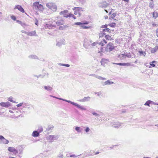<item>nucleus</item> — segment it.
I'll return each instance as SVG.
<instances>
[{
    "label": "nucleus",
    "mask_w": 158,
    "mask_h": 158,
    "mask_svg": "<svg viewBox=\"0 0 158 158\" xmlns=\"http://www.w3.org/2000/svg\"><path fill=\"white\" fill-rule=\"evenodd\" d=\"M53 23H55V24L56 26H59L63 25L64 23V21L63 18L60 17H55L53 20Z\"/></svg>",
    "instance_id": "nucleus-1"
},
{
    "label": "nucleus",
    "mask_w": 158,
    "mask_h": 158,
    "mask_svg": "<svg viewBox=\"0 0 158 158\" xmlns=\"http://www.w3.org/2000/svg\"><path fill=\"white\" fill-rule=\"evenodd\" d=\"M64 101L68 102L69 103H70L71 104L76 106L77 108L80 109L81 110H86V108H85L84 106H81L77 103L71 102L69 100H68L65 99H64Z\"/></svg>",
    "instance_id": "nucleus-2"
},
{
    "label": "nucleus",
    "mask_w": 158,
    "mask_h": 158,
    "mask_svg": "<svg viewBox=\"0 0 158 158\" xmlns=\"http://www.w3.org/2000/svg\"><path fill=\"white\" fill-rule=\"evenodd\" d=\"M46 6L53 11H56L57 9L56 5L54 3H48L46 4Z\"/></svg>",
    "instance_id": "nucleus-3"
},
{
    "label": "nucleus",
    "mask_w": 158,
    "mask_h": 158,
    "mask_svg": "<svg viewBox=\"0 0 158 158\" xmlns=\"http://www.w3.org/2000/svg\"><path fill=\"white\" fill-rule=\"evenodd\" d=\"M114 49V44L111 43H109L107 45L105 50L106 52H110Z\"/></svg>",
    "instance_id": "nucleus-4"
},
{
    "label": "nucleus",
    "mask_w": 158,
    "mask_h": 158,
    "mask_svg": "<svg viewBox=\"0 0 158 158\" xmlns=\"http://www.w3.org/2000/svg\"><path fill=\"white\" fill-rule=\"evenodd\" d=\"M46 138L48 140L52 142L57 140L58 138V136L57 135H49L46 137Z\"/></svg>",
    "instance_id": "nucleus-5"
},
{
    "label": "nucleus",
    "mask_w": 158,
    "mask_h": 158,
    "mask_svg": "<svg viewBox=\"0 0 158 158\" xmlns=\"http://www.w3.org/2000/svg\"><path fill=\"white\" fill-rule=\"evenodd\" d=\"M92 42V41L91 40H87V41H85L83 44L84 47L87 49L91 48V44Z\"/></svg>",
    "instance_id": "nucleus-6"
},
{
    "label": "nucleus",
    "mask_w": 158,
    "mask_h": 158,
    "mask_svg": "<svg viewBox=\"0 0 158 158\" xmlns=\"http://www.w3.org/2000/svg\"><path fill=\"white\" fill-rule=\"evenodd\" d=\"M9 142L8 140L6 139L2 135H0V143L1 144H7Z\"/></svg>",
    "instance_id": "nucleus-7"
},
{
    "label": "nucleus",
    "mask_w": 158,
    "mask_h": 158,
    "mask_svg": "<svg viewBox=\"0 0 158 158\" xmlns=\"http://www.w3.org/2000/svg\"><path fill=\"white\" fill-rule=\"evenodd\" d=\"M8 150L9 151L13 152L15 155H16L18 153V151L13 147H9L8 148Z\"/></svg>",
    "instance_id": "nucleus-8"
},
{
    "label": "nucleus",
    "mask_w": 158,
    "mask_h": 158,
    "mask_svg": "<svg viewBox=\"0 0 158 158\" xmlns=\"http://www.w3.org/2000/svg\"><path fill=\"white\" fill-rule=\"evenodd\" d=\"M111 31V30L108 28H105L103 30L102 32V33L100 34V36H103V35H105L106 33V32H110Z\"/></svg>",
    "instance_id": "nucleus-9"
},
{
    "label": "nucleus",
    "mask_w": 158,
    "mask_h": 158,
    "mask_svg": "<svg viewBox=\"0 0 158 158\" xmlns=\"http://www.w3.org/2000/svg\"><path fill=\"white\" fill-rule=\"evenodd\" d=\"M108 5V3L106 1H104L99 4V6L103 8H106Z\"/></svg>",
    "instance_id": "nucleus-10"
},
{
    "label": "nucleus",
    "mask_w": 158,
    "mask_h": 158,
    "mask_svg": "<svg viewBox=\"0 0 158 158\" xmlns=\"http://www.w3.org/2000/svg\"><path fill=\"white\" fill-rule=\"evenodd\" d=\"M56 26V25L55 24H54L53 21L52 22V24H46L45 27L46 28H47L49 29H51L53 27H55Z\"/></svg>",
    "instance_id": "nucleus-11"
},
{
    "label": "nucleus",
    "mask_w": 158,
    "mask_h": 158,
    "mask_svg": "<svg viewBox=\"0 0 158 158\" xmlns=\"http://www.w3.org/2000/svg\"><path fill=\"white\" fill-rule=\"evenodd\" d=\"M68 10H67L61 11L60 12V15H63L64 17L68 18V15L67 14V13H68Z\"/></svg>",
    "instance_id": "nucleus-12"
},
{
    "label": "nucleus",
    "mask_w": 158,
    "mask_h": 158,
    "mask_svg": "<svg viewBox=\"0 0 158 158\" xmlns=\"http://www.w3.org/2000/svg\"><path fill=\"white\" fill-rule=\"evenodd\" d=\"M0 105L2 107H8L10 106V104L9 102H2L0 103Z\"/></svg>",
    "instance_id": "nucleus-13"
},
{
    "label": "nucleus",
    "mask_w": 158,
    "mask_h": 158,
    "mask_svg": "<svg viewBox=\"0 0 158 158\" xmlns=\"http://www.w3.org/2000/svg\"><path fill=\"white\" fill-rule=\"evenodd\" d=\"M90 98L89 96L84 97L82 99H80L79 101L81 102H88L90 100Z\"/></svg>",
    "instance_id": "nucleus-14"
},
{
    "label": "nucleus",
    "mask_w": 158,
    "mask_h": 158,
    "mask_svg": "<svg viewBox=\"0 0 158 158\" xmlns=\"http://www.w3.org/2000/svg\"><path fill=\"white\" fill-rule=\"evenodd\" d=\"M18 9L21 12L24 13V10L22 7L20 5H17L15 7L14 9Z\"/></svg>",
    "instance_id": "nucleus-15"
},
{
    "label": "nucleus",
    "mask_w": 158,
    "mask_h": 158,
    "mask_svg": "<svg viewBox=\"0 0 158 158\" xmlns=\"http://www.w3.org/2000/svg\"><path fill=\"white\" fill-rule=\"evenodd\" d=\"M27 35L30 36H37L35 31H32L31 32H28Z\"/></svg>",
    "instance_id": "nucleus-16"
},
{
    "label": "nucleus",
    "mask_w": 158,
    "mask_h": 158,
    "mask_svg": "<svg viewBox=\"0 0 158 158\" xmlns=\"http://www.w3.org/2000/svg\"><path fill=\"white\" fill-rule=\"evenodd\" d=\"M44 88L45 90L48 91H51L52 90V88L51 87L48 86L44 85Z\"/></svg>",
    "instance_id": "nucleus-17"
},
{
    "label": "nucleus",
    "mask_w": 158,
    "mask_h": 158,
    "mask_svg": "<svg viewBox=\"0 0 158 158\" xmlns=\"http://www.w3.org/2000/svg\"><path fill=\"white\" fill-rule=\"evenodd\" d=\"M107 43V41L105 39H103L101 42H99V44L100 46H103L105 44H106Z\"/></svg>",
    "instance_id": "nucleus-18"
},
{
    "label": "nucleus",
    "mask_w": 158,
    "mask_h": 158,
    "mask_svg": "<svg viewBox=\"0 0 158 158\" xmlns=\"http://www.w3.org/2000/svg\"><path fill=\"white\" fill-rule=\"evenodd\" d=\"M138 52L139 54V55L140 56H141L143 55V56H145L146 55L145 52L143 51L139 50L138 51Z\"/></svg>",
    "instance_id": "nucleus-19"
},
{
    "label": "nucleus",
    "mask_w": 158,
    "mask_h": 158,
    "mask_svg": "<svg viewBox=\"0 0 158 158\" xmlns=\"http://www.w3.org/2000/svg\"><path fill=\"white\" fill-rule=\"evenodd\" d=\"M114 127L118 128L121 126V124L119 123H117L114 124H113L112 125Z\"/></svg>",
    "instance_id": "nucleus-20"
},
{
    "label": "nucleus",
    "mask_w": 158,
    "mask_h": 158,
    "mask_svg": "<svg viewBox=\"0 0 158 158\" xmlns=\"http://www.w3.org/2000/svg\"><path fill=\"white\" fill-rule=\"evenodd\" d=\"M104 85H112L114 84V82L112 81H110V80H108L106 81L104 83Z\"/></svg>",
    "instance_id": "nucleus-21"
},
{
    "label": "nucleus",
    "mask_w": 158,
    "mask_h": 158,
    "mask_svg": "<svg viewBox=\"0 0 158 158\" xmlns=\"http://www.w3.org/2000/svg\"><path fill=\"white\" fill-rule=\"evenodd\" d=\"M32 135L33 137H38L39 135V133L36 131H35L33 132Z\"/></svg>",
    "instance_id": "nucleus-22"
},
{
    "label": "nucleus",
    "mask_w": 158,
    "mask_h": 158,
    "mask_svg": "<svg viewBox=\"0 0 158 158\" xmlns=\"http://www.w3.org/2000/svg\"><path fill=\"white\" fill-rule=\"evenodd\" d=\"M28 57L31 59H38V57L35 55H31L29 56Z\"/></svg>",
    "instance_id": "nucleus-23"
},
{
    "label": "nucleus",
    "mask_w": 158,
    "mask_h": 158,
    "mask_svg": "<svg viewBox=\"0 0 158 158\" xmlns=\"http://www.w3.org/2000/svg\"><path fill=\"white\" fill-rule=\"evenodd\" d=\"M64 157L63 152H60L58 155L56 156V158H63Z\"/></svg>",
    "instance_id": "nucleus-24"
},
{
    "label": "nucleus",
    "mask_w": 158,
    "mask_h": 158,
    "mask_svg": "<svg viewBox=\"0 0 158 158\" xmlns=\"http://www.w3.org/2000/svg\"><path fill=\"white\" fill-rule=\"evenodd\" d=\"M91 48H92L91 47H94L96 46V47H98V46L99 45V43L98 42H94L93 43H92L91 45Z\"/></svg>",
    "instance_id": "nucleus-25"
},
{
    "label": "nucleus",
    "mask_w": 158,
    "mask_h": 158,
    "mask_svg": "<svg viewBox=\"0 0 158 158\" xmlns=\"http://www.w3.org/2000/svg\"><path fill=\"white\" fill-rule=\"evenodd\" d=\"M153 17L155 19L158 17V12L154 11L153 13Z\"/></svg>",
    "instance_id": "nucleus-26"
},
{
    "label": "nucleus",
    "mask_w": 158,
    "mask_h": 158,
    "mask_svg": "<svg viewBox=\"0 0 158 158\" xmlns=\"http://www.w3.org/2000/svg\"><path fill=\"white\" fill-rule=\"evenodd\" d=\"M92 150H89L88 152V154L86 155V156H91L94 155V153L90 154V153L92 152Z\"/></svg>",
    "instance_id": "nucleus-27"
},
{
    "label": "nucleus",
    "mask_w": 158,
    "mask_h": 158,
    "mask_svg": "<svg viewBox=\"0 0 158 158\" xmlns=\"http://www.w3.org/2000/svg\"><path fill=\"white\" fill-rule=\"evenodd\" d=\"M151 104V100L147 101L144 104V105L148 106H150V105Z\"/></svg>",
    "instance_id": "nucleus-28"
},
{
    "label": "nucleus",
    "mask_w": 158,
    "mask_h": 158,
    "mask_svg": "<svg viewBox=\"0 0 158 158\" xmlns=\"http://www.w3.org/2000/svg\"><path fill=\"white\" fill-rule=\"evenodd\" d=\"M158 49V47H157V46H156L155 47L152 48L151 51V52L152 53H154L155 52H156L157 50Z\"/></svg>",
    "instance_id": "nucleus-29"
},
{
    "label": "nucleus",
    "mask_w": 158,
    "mask_h": 158,
    "mask_svg": "<svg viewBox=\"0 0 158 158\" xmlns=\"http://www.w3.org/2000/svg\"><path fill=\"white\" fill-rule=\"evenodd\" d=\"M53 127V126L52 125H49L46 129V130L48 131H50L51 130Z\"/></svg>",
    "instance_id": "nucleus-30"
},
{
    "label": "nucleus",
    "mask_w": 158,
    "mask_h": 158,
    "mask_svg": "<svg viewBox=\"0 0 158 158\" xmlns=\"http://www.w3.org/2000/svg\"><path fill=\"white\" fill-rule=\"evenodd\" d=\"M33 108V106H32L30 105H29L28 104H27V107L26 108L27 109V110H31L32 108Z\"/></svg>",
    "instance_id": "nucleus-31"
},
{
    "label": "nucleus",
    "mask_w": 158,
    "mask_h": 158,
    "mask_svg": "<svg viewBox=\"0 0 158 158\" xmlns=\"http://www.w3.org/2000/svg\"><path fill=\"white\" fill-rule=\"evenodd\" d=\"M149 6L151 8L153 9L154 7V4H153V1H151L149 3Z\"/></svg>",
    "instance_id": "nucleus-32"
},
{
    "label": "nucleus",
    "mask_w": 158,
    "mask_h": 158,
    "mask_svg": "<svg viewBox=\"0 0 158 158\" xmlns=\"http://www.w3.org/2000/svg\"><path fill=\"white\" fill-rule=\"evenodd\" d=\"M75 130L78 132H80L81 131L82 128L79 127H76L75 128Z\"/></svg>",
    "instance_id": "nucleus-33"
},
{
    "label": "nucleus",
    "mask_w": 158,
    "mask_h": 158,
    "mask_svg": "<svg viewBox=\"0 0 158 158\" xmlns=\"http://www.w3.org/2000/svg\"><path fill=\"white\" fill-rule=\"evenodd\" d=\"M37 131H38L39 133L42 132L43 131V129L42 127L41 126L39 127Z\"/></svg>",
    "instance_id": "nucleus-34"
},
{
    "label": "nucleus",
    "mask_w": 158,
    "mask_h": 158,
    "mask_svg": "<svg viewBox=\"0 0 158 158\" xmlns=\"http://www.w3.org/2000/svg\"><path fill=\"white\" fill-rule=\"evenodd\" d=\"M67 27V26L66 25H64L63 26H60L59 29L60 30H63Z\"/></svg>",
    "instance_id": "nucleus-35"
},
{
    "label": "nucleus",
    "mask_w": 158,
    "mask_h": 158,
    "mask_svg": "<svg viewBox=\"0 0 158 158\" xmlns=\"http://www.w3.org/2000/svg\"><path fill=\"white\" fill-rule=\"evenodd\" d=\"M39 4V3L38 2H35L33 3V6L34 7H35V9H37V8L38 6V5Z\"/></svg>",
    "instance_id": "nucleus-36"
},
{
    "label": "nucleus",
    "mask_w": 158,
    "mask_h": 158,
    "mask_svg": "<svg viewBox=\"0 0 158 158\" xmlns=\"http://www.w3.org/2000/svg\"><path fill=\"white\" fill-rule=\"evenodd\" d=\"M37 9H38L39 10H41L43 9V6L41 4H39L38 5V6L37 8Z\"/></svg>",
    "instance_id": "nucleus-37"
},
{
    "label": "nucleus",
    "mask_w": 158,
    "mask_h": 158,
    "mask_svg": "<svg viewBox=\"0 0 158 158\" xmlns=\"http://www.w3.org/2000/svg\"><path fill=\"white\" fill-rule=\"evenodd\" d=\"M72 17L74 18V19H76V17L73 15L71 14H69L68 15V17Z\"/></svg>",
    "instance_id": "nucleus-38"
},
{
    "label": "nucleus",
    "mask_w": 158,
    "mask_h": 158,
    "mask_svg": "<svg viewBox=\"0 0 158 158\" xmlns=\"http://www.w3.org/2000/svg\"><path fill=\"white\" fill-rule=\"evenodd\" d=\"M104 50V48H103L102 46H101L100 47V49H99L98 48V53H101L102 52H103Z\"/></svg>",
    "instance_id": "nucleus-39"
},
{
    "label": "nucleus",
    "mask_w": 158,
    "mask_h": 158,
    "mask_svg": "<svg viewBox=\"0 0 158 158\" xmlns=\"http://www.w3.org/2000/svg\"><path fill=\"white\" fill-rule=\"evenodd\" d=\"M116 25L115 23H112L108 24V25L111 27H114Z\"/></svg>",
    "instance_id": "nucleus-40"
},
{
    "label": "nucleus",
    "mask_w": 158,
    "mask_h": 158,
    "mask_svg": "<svg viewBox=\"0 0 158 158\" xmlns=\"http://www.w3.org/2000/svg\"><path fill=\"white\" fill-rule=\"evenodd\" d=\"M92 114L96 117H99V114H98L95 112H92Z\"/></svg>",
    "instance_id": "nucleus-41"
},
{
    "label": "nucleus",
    "mask_w": 158,
    "mask_h": 158,
    "mask_svg": "<svg viewBox=\"0 0 158 158\" xmlns=\"http://www.w3.org/2000/svg\"><path fill=\"white\" fill-rule=\"evenodd\" d=\"M8 100L11 102H15L13 100V97H9V98H8Z\"/></svg>",
    "instance_id": "nucleus-42"
},
{
    "label": "nucleus",
    "mask_w": 158,
    "mask_h": 158,
    "mask_svg": "<svg viewBox=\"0 0 158 158\" xmlns=\"http://www.w3.org/2000/svg\"><path fill=\"white\" fill-rule=\"evenodd\" d=\"M131 65L129 63H123V66H129Z\"/></svg>",
    "instance_id": "nucleus-43"
},
{
    "label": "nucleus",
    "mask_w": 158,
    "mask_h": 158,
    "mask_svg": "<svg viewBox=\"0 0 158 158\" xmlns=\"http://www.w3.org/2000/svg\"><path fill=\"white\" fill-rule=\"evenodd\" d=\"M90 131V129L88 127H86L85 129V131L87 133H88Z\"/></svg>",
    "instance_id": "nucleus-44"
},
{
    "label": "nucleus",
    "mask_w": 158,
    "mask_h": 158,
    "mask_svg": "<svg viewBox=\"0 0 158 158\" xmlns=\"http://www.w3.org/2000/svg\"><path fill=\"white\" fill-rule=\"evenodd\" d=\"M105 38L106 40H110L111 39V37L108 35H106L105 36Z\"/></svg>",
    "instance_id": "nucleus-45"
},
{
    "label": "nucleus",
    "mask_w": 158,
    "mask_h": 158,
    "mask_svg": "<svg viewBox=\"0 0 158 158\" xmlns=\"http://www.w3.org/2000/svg\"><path fill=\"white\" fill-rule=\"evenodd\" d=\"M74 14L75 15H78V16H80V14L79 12L77 11L76 10L74 11Z\"/></svg>",
    "instance_id": "nucleus-46"
},
{
    "label": "nucleus",
    "mask_w": 158,
    "mask_h": 158,
    "mask_svg": "<svg viewBox=\"0 0 158 158\" xmlns=\"http://www.w3.org/2000/svg\"><path fill=\"white\" fill-rule=\"evenodd\" d=\"M81 9V8L80 7H75L74 9H73L74 10H76L77 11L79 12V11Z\"/></svg>",
    "instance_id": "nucleus-47"
},
{
    "label": "nucleus",
    "mask_w": 158,
    "mask_h": 158,
    "mask_svg": "<svg viewBox=\"0 0 158 158\" xmlns=\"http://www.w3.org/2000/svg\"><path fill=\"white\" fill-rule=\"evenodd\" d=\"M116 15V13H114L112 14L111 16L110 17L112 18H114Z\"/></svg>",
    "instance_id": "nucleus-48"
},
{
    "label": "nucleus",
    "mask_w": 158,
    "mask_h": 158,
    "mask_svg": "<svg viewBox=\"0 0 158 158\" xmlns=\"http://www.w3.org/2000/svg\"><path fill=\"white\" fill-rule=\"evenodd\" d=\"M74 24L76 25H82V23L81 22H76L74 23Z\"/></svg>",
    "instance_id": "nucleus-49"
},
{
    "label": "nucleus",
    "mask_w": 158,
    "mask_h": 158,
    "mask_svg": "<svg viewBox=\"0 0 158 158\" xmlns=\"http://www.w3.org/2000/svg\"><path fill=\"white\" fill-rule=\"evenodd\" d=\"M60 65L64 66H66L67 67H69L70 66V65L69 64H60Z\"/></svg>",
    "instance_id": "nucleus-50"
},
{
    "label": "nucleus",
    "mask_w": 158,
    "mask_h": 158,
    "mask_svg": "<svg viewBox=\"0 0 158 158\" xmlns=\"http://www.w3.org/2000/svg\"><path fill=\"white\" fill-rule=\"evenodd\" d=\"M81 27L82 28L84 29H88L90 28V27H87L84 25H81Z\"/></svg>",
    "instance_id": "nucleus-51"
},
{
    "label": "nucleus",
    "mask_w": 158,
    "mask_h": 158,
    "mask_svg": "<svg viewBox=\"0 0 158 158\" xmlns=\"http://www.w3.org/2000/svg\"><path fill=\"white\" fill-rule=\"evenodd\" d=\"M23 105H22V107L23 108H26L27 106V104L26 103H23Z\"/></svg>",
    "instance_id": "nucleus-52"
},
{
    "label": "nucleus",
    "mask_w": 158,
    "mask_h": 158,
    "mask_svg": "<svg viewBox=\"0 0 158 158\" xmlns=\"http://www.w3.org/2000/svg\"><path fill=\"white\" fill-rule=\"evenodd\" d=\"M151 105H158V103H156L152 101L151 100Z\"/></svg>",
    "instance_id": "nucleus-53"
},
{
    "label": "nucleus",
    "mask_w": 158,
    "mask_h": 158,
    "mask_svg": "<svg viewBox=\"0 0 158 158\" xmlns=\"http://www.w3.org/2000/svg\"><path fill=\"white\" fill-rule=\"evenodd\" d=\"M151 105H158V103H156L152 101L151 100Z\"/></svg>",
    "instance_id": "nucleus-54"
},
{
    "label": "nucleus",
    "mask_w": 158,
    "mask_h": 158,
    "mask_svg": "<svg viewBox=\"0 0 158 158\" xmlns=\"http://www.w3.org/2000/svg\"><path fill=\"white\" fill-rule=\"evenodd\" d=\"M11 19H13V20L15 21L16 20V18L15 16L14 15H12L11 16Z\"/></svg>",
    "instance_id": "nucleus-55"
},
{
    "label": "nucleus",
    "mask_w": 158,
    "mask_h": 158,
    "mask_svg": "<svg viewBox=\"0 0 158 158\" xmlns=\"http://www.w3.org/2000/svg\"><path fill=\"white\" fill-rule=\"evenodd\" d=\"M126 56L123 54H121V55H119V56L120 57H123L125 58L126 57Z\"/></svg>",
    "instance_id": "nucleus-56"
},
{
    "label": "nucleus",
    "mask_w": 158,
    "mask_h": 158,
    "mask_svg": "<svg viewBox=\"0 0 158 158\" xmlns=\"http://www.w3.org/2000/svg\"><path fill=\"white\" fill-rule=\"evenodd\" d=\"M63 44L60 42H58L56 44V45L58 46H60L62 45Z\"/></svg>",
    "instance_id": "nucleus-57"
},
{
    "label": "nucleus",
    "mask_w": 158,
    "mask_h": 158,
    "mask_svg": "<svg viewBox=\"0 0 158 158\" xmlns=\"http://www.w3.org/2000/svg\"><path fill=\"white\" fill-rule=\"evenodd\" d=\"M20 25H21L22 27H25L27 26L26 24L25 23H22V22L20 24Z\"/></svg>",
    "instance_id": "nucleus-58"
},
{
    "label": "nucleus",
    "mask_w": 158,
    "mask_h": 158,
    "mask_svg": "<svg viewBox=\"0 0 158 158\" xmlns=\"http://www.w3.org/2000/svg\"><path fill=\"white\" fill-rule=\"evenodd\" d=\"M97 96H100L102 94V92L100 91L98 92H97Z\"/></svg>",
    "instance_id": "nucleus-59"
},
{
    "label": "nucleus",
    "mask_w": 158,
    "mask_h": 158,
    "mask_svg": "<svg viewBox=\"0 0 158 158\" xmlns=\"http://www.w3.org/2000/svg\"><path fill=\"white\" fill-rule=\"evenodd\" d=\"M108 25L107 24H106L105 25H102L101 27L102 28H106L107 27Z\"/></svg>",
    "instance_id": "nucleus-60"
},
{
    "label": "nucleus",
    "mask_w": 158,
    "mask_h": 158,
    "mask_svg": "<svg viewBox=\"0 0 158 158\" xmlns=\"http://www.w3.org/2000/svg\"><path fill=\"white\" fill-rule=\"evenodd\" d=\"M23 103H20L19 104L17 105H16V106L17 107L21 106H22V105H23Z\"/></svg>",
    "instance_id": "nucleus-61"
},
{
    "label": "nucleus",
    "mask_w": 158,
    "mask_h": 158,
    "mask_svg": "<svg viewBox=\"0 0 158 158\" xmlns=\"http://www.w3.org/2000/svg\"><path fill=\"white\" fill-rule=\"evenodd\" d=\"M79 155H78L79 156ZM78 156H76L75 155L73 154V155H72L70 156V157H77Z\"/></svg>",
    "instance_id": "nucleus-62"
},
{
    "label": "nucleus",
    "mask_w": 158,
    "mask_h": 158,
    "mask_svg": "<svg viewBox=\"0 0 158 158\" xmlns=\"http://www.w3.org/2000/svg\"><path fill=\"white\" fill-rule=\"evenodd\" d=\"M41 155H39L36 156L35 158H42Z\"/></svg>",
    "instance_id": "nucleus-63"
},
{
    "label": "nucleus",
    "mask_w": 158,
    "mask_h": 158,
    "mask_svg": "<svg viewBox=\"0 0 158 158\" xmlns=\"http://www.w3.org/2000/svg\"><path fill=\"white\" fill-rule=\"evenodd\" d=\"M156 46L158 47V39H156Z\"/></svg>",
    "instance_id": "nucleus-64"
}]
</instances>
